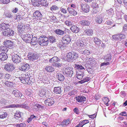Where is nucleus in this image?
<instances>
[{"mask_svg": "<svg viewBox=\"0 0 127 127\" xmlns=\"http://www.w3.org/2000/svg\"><path fill=\"white\" fill-rule=\"evenodd\" d=\"M71 40L70 36L68 35H66L63 37L62 41L67 44L69 43Z\"/></svg>", "mask_w": 127, "mask_h": 127, "instance_id": "nucleus-14", "label": "nucleus"}, {"mask_svg": "<svg viewBox=\"0 0 127 127\" xmlns=\"http://www.w3.org/2000/svg\"><path fill=\"white\" fill-rule=\"evenodd\" d=\"M12 94L16 97L21 98L22 96L21 93L16 89L13 90Z\"/></svg>", "mask_w": 127, "mask_h": 127, "instance_id": "nucleus-18", "label": "nucleus"}, {"mask_svg": "<svg viewBox=\"0 0 127 127\" xmlns=\"http://www.w3.org/2000/svg\"><path fill=\"white\" fill-rule=\"evenodd\" d=\"M75 98L77 101L79 102H83L84 103V101L86 100V99L84 96H79L76 97Z\"/></svg>", "mask_w": 127, "mask_h": 127, "instance_id": "nucleus-19", "label": "nucleus"}, {"mask_svg": "<svg viewBox=\"0 0 127 127\" xmlns=\"http://www.w3.org/2000/svg\"><path fill=\"white\" fill-rule=\"evenodd\" d=\"M92 39L95 43L97 45H99L101 44V41L98 38L96 37H94Z\"/></svg>", "mask_w": 127, "mask_h": 127, "instance_id": "nucleus-37", "label": "nucleus"}, {"mask_svg": "<svg viewBox=\"0 0 127 127\" xmlns=\"http://www.w3.org/2000/svg\"><path fill=\"white\" fill-rule=\"evenodd\" d=\"M46 91L45 89H41L39 91V94L40 96L42 97L44 96L45 94Z\"/></svg>", "mask_w": 127, "mask_h": 127, "instance_id": "nucleus-38", "label": "nucleus"}, {"mask_svg": "<svg viewBox=\"0 0 127 127\" xmlns=\"http://www.w3.org/2000/svg\"><path fill=\"white\" fill-rule=\"evenodd\" d=\"M95 5V6H93V10L92 11V13L94 14L96 13L97 12V10L96 8L97 7V4L96 3H93V5Z\"/></svg>", "mask_w": 127, "mask_h": 127, "instance_id": "nucleus-40", "label": "nucleus"}, {"mask_svg": "<svg viewBox=\"0 0 127 127\" xmlns=\"http://www.w3.org/2000/svg\"><path fill=\"white\" fill-rule=\"evenodd\" d=\"M4 69L7 71L10 72L13 71L15 69V68L13 64L8 63L5 65Z\"/></svg>", "mask_w": 127, "mask_h": 127, "instance_id": "nucleus-10", "label": "nucleus"}, {"mask_svg": "<svg viewBox=\"0 0 127 127\" xmlns=\"http://www.w3.org/2000/svg\"><path fill=\"white\" fill-rule=\"evenodd\" d=\"M44 67L45 69L48 72H52L54 70V68L51 65H47Z\"/></svg>", "mask_w": 127, "mask_h": 127, "instance_id": "nucleus-29", "label": "nucleus"}, {"mask_svg": "<svg viewBox=\"0 0 127 127\" xmlns=\"http://www.w3.org/2000/svg\"><path fill=\"white\" fill-rule=\"evenodd\" d=\"M4 14L5 17L8 18H12L13 17V15L11 14V13L8 12H5Z\"/></svg>", "mask_w": 127, "mask_h": 127, "instance_id": "nucleus-45", "label": "nucleus"}, {"mask_svg": "<svg viewBox=\"0 0 127 127\" xmlns=\"http://www.w3.org/2000/svg\"><path fill=\"white\" fill-rule=\"evenodd\" d=\"M108 14L111 15H113L114 14V12L113 9L111 8L107 11Z\"/></svg>", "mask_w": 127, "mask_h": 127, "instance_id": "nucleus-64", "label": "nucleus"}, {"mask_svg": "<svg viewBox=\"0 0 127 127\" xmlns=\"http://www.w3.org/2000/svg\"><path fill=\"white\" fill-rule=\"evenodd\" d=\"M10 28V26L9 24L5 23L0 24V31H2V35L6 37L14 36L15 32L12 29Z\"/></svg>", "mask_w": 127, "mask_h": 127, "instance_id": "nucleus-1", "label": "nucleus"}, {"mask_svg": "<svg viewBox=\"0 0 127 127\" xmlns=\"http://www.w3.org/2000/svg\"><path fill=\"white\" fill-rule=\"evenodd\" d=\"M70 123V119L65 120L62 122L61 124L59 126H63V127H65L69 124Z\"/></svg>", "mask_w": 127, "mask_h": 127, "instance_id": "nucleus-28", "label": "nucleus"}, {"mask_svg": "<svg viewBox=\"0 0 127 127\" xmlns=\"http://www.w3.org/2000/svg\"><path fill=\"white\" fill-rule=\"evenodd\" d=\"M56 77L58 78V80L61 82L64 81L65 79L64 75L59 73H57L56 75Z\"/></svg>", "mask_w": 127, "mask_h": 127, "instance_id": "nucleus-22", "label": "nucleus"}, {"mask_svg": "<svg viewBox=\"0 0 127 127\" xmlns=\"http://www.w3.org/2000/svg\"><path fill=\"white\" fill-rule=\"evenodd\" d=\"M65 24L67 26L70 27L72 25V23L70 21L66 20L65 22Z\"/></svg>", "mask_w": 127, "mask_h": 127, "instance_id": "nucleus-53", "label": "nucleus"}, {"mask_svg": "<svg viewBox=\"0 0 127 127\" xmlns=\"http://www.w3.org/2000/svg\"><path fill=\"white\" fill-rule=\"evenodd\" d=\"M37 40L36 38L35 37H33L32 38V39H31V44L32 45H34L36 44L37 42Z\"/></svg>", "mask_w": 127, "mask_h": 127, "instance_id": "nucleus-39", "label": "nucleus"}, {"mask_svg": "<svg viewBox=\"0 0 127 127\" xmlns=\"http://www.w3.org/2000/svg\"><path fill=\"white\" fill-rule=\"evenodd\" d=\"M84 34L87 35H92L93 34V30L91 29H87L84 30Z\"/></svg>", "mask_w": 127, "mask_h": 127, "instance_id": "nucleus-25", "label": "nucleus"}, {"mask_svg": "<svg viewBox=\"0 0 127 127\" xmlns=\"http://www.w3.org/2000/svg\"><path fill=\"white\" fill-rule=\"evenodd\" d=\"M28 57L30 60L32 61L36 60L38 57L36 52L33 51L29 52L28 55Z\"/></svg>", "mask_w": 127, "mask_h": 127, "instance_id": "nucleus-5", "label": "nucleus"}, {"mask_svg": "<svg viewBox=\"0 0 127 127\" xmlns=\"http://www.w3.org/2000/svg\"><path fill=\"white\" fill-rule=\"evenodd\" d=\"M87 58V60L88 59H89V60L90 62V63L92 65L93 64H95L96 62L94 59L88 58Z\"/></svg>", "mask_w": 127, "mask_h": 127, "instance_id": "nucleus-54", "label": "nucleus"}, {"mask_svg": "<svg viewBox=\"0 0 127 127\" xmlns=\"http://www.w3.org/2000/svg\"><path fill=\"white\" fill-rule=\"evenodd\" d=\"M24 28L25 30H26V31H28L26 33H29L30 31H31V28L30 27V25L29 24H27L24 25Z\"/></svg>", "mask_w": 127, "mask_h": 127, "instance_id": "nucleus-44", "label": "nucleus"}, {"mask_svg": "<svg viewBox=\"0 0 127 127\" xmlns=\"http://www.w3.org/2000/svg\"><path fill=\"white\" fill-rule=\"evenodd\" d=\"M7 48L5 46L2 45H1L0 47V49L1 51H3L5 53L6 52L8 51V50Z\"/></svg>", "mask_w": 127, "mask_h": 127, "instance_id": "nucleus-50", "label": "nucleus"}, {"mask_svg": "<svg viewBox=\"0 0 127 127\" xmlns=\"http://www.w3.org/2000/svg\"><path fill=\"white\" fill-rule=\"evenodd\" d=\"M17 30H19L25 28L24 26H23L22 23L19 24L17 26Z\"/></svg>", "mask_w": 127, "mask_h": 127, "instance_id": "nucleus-58", "label": "nucleus"}, {"mask_svg": "<svg viewBox=\"0 0 127 127\" xmlns=\"http://www.w3.org/2000/svg\"><path fill=\"white\" fill-rule=\"evenodd\" d=\"M56 41V39L54 36H49L47 37L45 35H42L39 38L37 42L41 46H44L48 45L49 42L53 43Z\"/></svg>", "mask_w": 127, "mask_h": 127, "instance_id": "nucleus-2", "label": "nucleus"}, {"mask_svg": "<svg viewBox=\"0 0 127 127\" xmlns=\"http://www.w3.org/2000/svg\"><path fill=\"white\" fill-rule=\"evenodd\" d=\"M74 67L75 69L78 70L79 71H84L85 70V65H82L81 64H75Z\"/></svg>", "mask_w": 127, "mask_h": 127, "instance_id": "nucleus-16", "label": "nucleus"}, {"mask_svg": "<svg viewBox=\"0 0 127 127\" xmlns=\"http://www.w3.org/2000/svg\"><path fill=\"white\" fill-rule=\"evenodd\" d=\"M30 65L28 64L25 63L22 64L21 66L19 67V69L20 70L24 71H26L30 69Z\"/></svg>", "mask_w": 127, "mask_h": 127, "instance_id": "nucleus-11", "label": "nucleus"}, {"mask_svg": "<svg viewBox=\"0 0 127 127\" xmlns=\"http://www.w3.org/2000/svg\"><path fill=\"white\" fill-rule=\"evenodd\" d=\"M86 43L84 42V40L82 38H79L77 40L76 44L77 46L80 47L81 48L82 47H84Z\"/></svg>", "mask_w": 127, "mask_h": 127, "instance_id": "nucleus-13", "label": "nucleus"}, {"mask_svg": "<svg viewBox=\"0 0 127 127\" xmlns=\"http://www.w3.org/2000/svg\"><path fill=\"white\" fill-rule=\"evenodd\" d=\"M105 19L100 16H97L95 19L96 23L99 24L103 23L105 21Z\"/></svg>", "mask_w": 127, "mask_h": 127, "instance_id": "nucleus-31", "label": "nucleus"}, {"mask_svg": "<svg viewBox=\"0 0 127 127\" xmlns=\"http://www.w3.org/2000/svg\"><path fill=\"white\" fill-rule=\"evenodd\" d=\"M33 37V35L31 34H23L22 36L23 40L26 43H29L31 42L32 38Z\"/></svg>", "mask_w": 127, "mask_h": 127, "instance_id": "nucleus-7", "label": "nucleus"}, {"mask_svg": "<svg viewBox=\"0 0 127 127\" xmlns=\"http://www.w3.org/2000/svg\"><path fill=\"white\" fill-rule=\"evenodd\" d=\"M60 61L61 60L58 57L55 56L50 59L49 62L51 63L54 64L56 63L60 62Z\"/></svg>", "mask_w": 127, "mask_h": 127, "instance_id": "nucleus-24", "label": "nucleus"}, {"mask_svg": "<svg viewBox=\"0 0 127 127\" xmlns=\"http://www.w3.org/2000/svg\"><path fill=\"white\" fill-rule=\"evenodd\" d=\"M18 33L20 35H21L22 36L24 34H23L25 33H26L28 31H27L26 30H25V28L23 29H20L19 30H18Z\"/></svg>", "mask_w": 127, "mask_h": 127, "instance_id": "nucleus-41", "label": "nucleus"}, {"mask_svg": "<svg viewBox=\"0 0 127 127\" xmlns=\"http://www.w3.org/2000/svg\"><path fill=\"white\" fill-rule=\"evenodd\" d=\"M38 1H35L32 3V5L35 6H39L41 5L40 1L38 0Z\"/></svg>", "mask_w": 127, "mask_h": 127, "instance_id": "nucleus-48", "label": "nucleus"}, {"mask_svg": "<svg viewBox=\"0 0 127 127\" xmlns=\"http://www.w3.org/2000/svg\"><path fill=\"white\" fill-rule=\"evenodd\" d=\"M5 85L8 87H11L13 85L12 83L8 81H6L4 83Z\"/></svg>", "mask_w": 127, "mask_h": 127, "instance_id": "nucleus-51", "label": "nucleus"}, {"mask_svg": "<svg viewBox=\"0 0 127 127\" xmlns=\"http://www.w3.org/2000/svg\"><path fill=\"white\" fill-rule=\"evenodd\" d=\"M7 100L3 98L1 99L0 101V105L3 106L7 104Z\"/></svg>", "mask_w": 127, "mask_h": 127, "instance_id": "nucleus-42", "label": "nucleus"}, {"mask_svg": "<svg viewBox=\"0 0 127 127\" xmlns=\"http://www.w3.org/2000/svg\"><path fill=\"white\" fill-rule=\"evenodd\" d=\"M19 78L21 82L24 84L29 85L32 82V81L30 80V77L25 74L21 75Z\"/></svg>", "mask_w": 127, "mask_h": 127, "instance_id": "nucleus-3", "label": "nucleus"}, {"mask_svg": "<svg viewBox=\"0 0 127 127\" xmlns=\"http://www.w3.org/2000/svg\"><path fill=\"white\" fill-rule=\"evenodd\" d=\"M7 58V55L5 53H1L0 54V60L1 61L5 60Z\"/></svg>", "mask_w": 127, "mask_h": 127, "instance_id": "nucleus-27", "label": "nucleus"}, {"mask_svg": "<svg viewBox=\"0 0 127 127\" xmlns=\"http://www.w3.org/2000/svg\"><path fill=\"white\" fill-rule=\"evenodd\" d=\"M62 91L63 90L60 87H56L54 88L53 91L55 94H61Z\"/></svg>", "mask_w": 127, "mask_h": 127, "instance_id": "nucleus-23", "label": "nucleus"}, {"mask_svg": "<svg viewBox=\"0 0 127 127\" xmlns=\"http://www.w3.org/2000/svg\"><path fill=\"white\" fill-rule=\"evenodd\" d=\"M21 108L27 109L28 108V107L25 103H24L23 104H21Z\"/></svg>", "mask_w": 127, "mask_h": 127, "instance_id": "nucleus-60", "label": "nucleus"}, {"mask_svg": "<svg viewBox=\"0 0 127 127\" xmlns=\"http://www.w3.org/2000/svg\"><path fill=\"white\" fill-rule=\"evenodd\" d=\"M7 114L6 112H2L0 114V119H3L6 117Z\"/></svg>", "mask_w": 127, "mask_h": 127, "instance_id": "nucleus-47", "label": "nucleus"}, {"mask_svg": "<svg viewBox=\"0 0 127 127\" xmlns=\"http://www.w3.org/2000/svg\"><path fill=\"white\" fill-rule=\"evenodd\" d=\"M86 69L90 73L92 74L93 72L94 69L92 68V66L89 64H85V70Z\"/></svg>", "mask_w": 127, "mask_h": 127, "instance_id": "nucleus-20", "label": "nucleus"}, {"mask_svg": "<svg viewBox=\"0 0 127 127\" xmlns=\"http://www.w3.org/2000/svg\"><path fill=\"white\" fill-rule=\"evenodd\" d=\"M64 74L67 77H71L73 74L72 68L70 67L66 68L65 69V72H63Z\"/></svg>", "mask_w": 127, "mask_h": 127, "instance_id": "nucleus-8", "label": "nucleus"}, {"mask_svg": "<svg viewBox=\"0 0 127 127\" xmlns=\"http://www.w3.org/2000/svg\"><path fill=\"white\" fill-rule=\"evenodd\" d=\"M112 57L111 54H106L103 57V59L106 61H109Z\"/></svg>", "mask_w": 127, "mask_h": 127, "instance_id": "nucleus-30", "label": "nucleus"}, {"mask_svg": "<svg viewBox=\"0 0 127 127\" xmlns=\"http://www.w3.org/2000/svg\"><path fill=\"white\" fill-rule=\"evenodd\" d=\"M55 102L54 99L52 97L48 98L44 101V103L46 106L52 105Z\"/></svg>", "mask_w": 127, "mask_h": 127, "instance_id": "nucleus-12", "label": "nucleus"}, {"mask_svg": "<svg viewBox=\"0 0 127 127\" xmlns=\"http://www.w3.org/2000/svg\"><path fill=\"white\" fill-rule=\"evenodd\" d=\"M113 23V21L112 20H107L105 22V23L108 25H111Z\"/></svg>", "mask_w": 127, "mask_h": 127, "instance_id": "nucleus-63", "label": "nucleus"}, {"mask_svg": "<svg viewBox=\"0 0 127 127\" xmlns=\"http://www.w3.org/2000/svg\"><path fill=\"white\" fill-rule=\"evenodd\" d=\"M76 9H73L68 7V11L69 13L73 16L76 15L77 14V12L76 11Z\"/></svg>", "mask_w": 127, "mask_h": 127, "instance_id": "nucleus-33", "label": "nucleus"}, {"mask_svg": "<svg viewBox=\"0 0 127 127\" xmlns=\"http://www.w3.org/2000/svg\"><path fill=\"white\" fill-rule=\"evenodd\" d=\"M112 38L114 40L119 41L118 34L113 35L112 36Z\"/></svg>", "mask_w": 127, "mask_h": 127, "instance_id": "nucleus-55", "label": "nucleus"}, {"mask_svg": "<svg viewBox=\"0 0 127 127\" xmlns=\"http://www.w3.org/2000/svg\"><path fill=\"white\" fill-rule=\"evenodd\" d=\"M12 59L13 62L15 63H18L21 62L20 57L17 54L13 56Z\"/></svg>", "mask_w": 127, "mask_h": 127, "instance_id": "nucleus-17", "label": "nucleus"}, {"mask_svg": "<svg viewBox=\"0 0 127 127\" xmlns=\"http://www.w3.org/2000/svg\"><path fill=\"white\" fill-rule=\"evenodd\" d=\"M10 0H0V3L7 4L9 3Z\"/></svg>", "mask_w": 127, "mask_h": 127, "instance_id": "nucleus-56", "label": "nucleus"}, {"mask_svg": "<svg viewBox=\"0 0 127 127\" xmlns=\"http://www.w3.org/2000/svg\"><path fill=\"white\" fill-rule=\"evenodd\" d=\"M33 16L32 17L33 20H40L42 18V15L40 12L38 11H36L33 14Z\"/></svg>", "mask_w": 127, "mask_h": 127, "instance_id": "nucleus-6", "label": "nucleus"}, {"mask_svg": "<svg viewBox=\"0 0 127 127\" xmlns=\"http://www.w3.org/2000/svg\"><path fill=\"white\" fill-rule=\"evenodd\" d=\"M53 65V66L55 67H60L61 66V64L58 62L54 64Z\"/></svg>", "mask_w": 127, "mask_h": 127, "instance_id": "nucleus-57", "label": "nucleus"}, {"mask_svg": "<svg viewBox=\"0 0 127 127\" xmlns=\"http://www.w3.org/2000/svg\"><path fill=\"white\" fill-rule=\"evenodd\" d=\"M70 8L73 9H76L77 6L75 4H71L69 5V7Z\"/></svg>", "mask_w": 127, "mask_h": 127, "instance_id": "nucleus-52", "label": "nucleus"}, {"mask_svg": "<svg viewBox=\"0 0 127 127\" xmlns=\"http://www.w3.org/2000/svg\"><path fill=\"white\" fill-rule=\"evenodd\" d=\"M84 71H77L76 74L77 78L79 80L82 79L84 76Z\"/></svg>", "mask_w": 127, "mask_h": 127, "instance_id": "nucleus-26", "label": "nucleus"}, {"mask_svg": "<svg viewBox=\"0 0 127 127\" xmlns=\"http://www.w3.org/2000/svg\"><path fill=\"white\" fill-rule=\"evenodd\" d=\"M120 94L121 96L123 98L125 97L127 95L126 93H125V91L121 92Z\"/></svg>", "mask_w": 127, "mask_h": 127, "instance_id": "nucleus-61", "label": "nucleus"}, {"mask_svg": "<svg viewBox=\"0 0 127 127\" xmlns=\"http://www.w3.org/2000/svg\"><path fill=\"white\" fill-rule=\"evenodd\" d=\"M66 46V44L62 41L60 42L57 44L58 47L60 48L61 50L64 49Z\"/></svg>", "mask_w": 127, "mask_h": 127, "instance_id": "nucleus-32", "label": "nucleus"}, {"mask_svg": "<svg viewBox=\"0 0 127 127\" xmlns=\"http://www.w3.org/2000/svg\"><path fill=\"white\" fill-rule=\"evenodd\" d=\"M59 8L56 5H53L50 8V10L52 11H56L59 9Z\"/></svg>", "mask_w": 127, "mask_h": 127, "instance_id": "nucleus-49", "label": "nucleus"}, {"mask_svg": "<svg viewBox=\"0 0 127 127\" xmlns=\"http://www.w3.org/2000/svg\"><path fill=\"white\" fill-rule=\"evenodd\" d=\"M78 54L76 52H72L68 53L66 56L68 59L72 60H76L78 57Z\"/></svg>", "mask_w": 127, "mask_h": 127, "instance_id": "nucleus-4", "label": "nucleus"}, {"mask_svg": "<svg viewBox=\"0 0 127 127\" xmlns=\"http://www.w3.org/2000/svg\"><path fill=\"white\" fill-rule=\"evenodd\" d=\"M3 44L6 47L9 49H12L14 47V44L13 42L10 40L4 41Z\"/></svg>", "mask_w": 127, "mask_h": 127, "instance_id": "nucleus-9", "label": "nucleus"}, {"mask_svg": "<svg viewBox=\"0 0 127 127\" xmlns=\"http://www.w3.org/2000/svg\"><path fill=\"white\" fill-rule=\"evenodd\" d=\"M118 38L119 39V41H121L122 39H124L126 38V36L124 34L120 33L118 34Z\"/></svg>", "mask_w": 127, "mask_h": 127, "instance_id": "nucleus-46", "label": "nucleus"}, {"mask_svg": "<svg viewBox=\"0 0 127 127\" xmlns=\"http://www.w3.org/2000/svg\"><path fill=\"white\" fill-rule=\"evenodd\" d=\"M82 10L84 12L87 13L90 10V7L86 3H82L81 4Z\"/></svg>", "mask_w": 127, "mask_h": 127, "instance_id": "nucleus-15", "label": "nucleus"}, {"mask_svg": "<svg viewBox=\"0 0 127 127\" xmlns=\"http://www.w3.org/2000/svg\"><path fill=\"white\" fill-rule=\"evenodd\" d=\"M77 92L76 90H73L68 93V95L71 96L73 95H75L76 94Z\"/></svg>", "mask_w": 127, "mask_h": 127, "instance_id": "nucleus-59", "label": "nucleus"}, {"mask_svg": "<svg viewBox=\"0 0 127 127\" xmlns=\"http://www.w3.org/2000/svg\"><path fill=\"white\" fill-rule=\"evenodd\" d=\"M70 29L72 32L75 33L78 32L80 30L79 28L75 25H73L71 26Z\"/></svg>", "mask_w": 127, "mask_h": 127, "instance_id": "nucleus-21", "label": "nucleus"}, {"mask_svg": "<svg viewBox=\"0 0 127 127\" xmlns=\"http://www.w3.org/2000/svg\"><path fill=\"white\" fill-rule=\"evenodd\" d=\"M80 52L86 56L89 55L90 54L89 51L86 50L84 51H80Z\"/></svg>", "mask_w": 127, "mask_h": 127, "instance_id": "nucleus-43", "label": "nucleus"}, {"mask_svg": "<svg viewBox=\"0 0 127 127\" xmlns=\"http://www.w3.org/2000/svg\"><path fill=\"white\" fill-rule=\"evenodd\" d=\"M22 113H19V114H16L14 116V117L15 119H19V118H20L21 116V114Z\"/></svg>", "mask_w": 127, "mask_h": 127, "instance_id": "nucleus-62", "label": "nucleus"}, {"mask_svg": "<svg viewBox=\"0 0 127 127\" xmlns=\"http://www.w3.org/2000/svg\"><path fill=\"white\" fill-rule=\"evenodd\" d=\"M80 23L83 26H88L90 24V22L88 20L87 18L84 20H81Z\"/></svg>", "mask_w": 127, "mask_h": 127, "instance_id": "nucleus-34", "label": "nucleus"}, {"mask_svg": "<svg viewBox=\"0 0 127 127\" xmlns=\"http://www.w3.org/2000/svg\"><path fill=\"white\" fill-rule=\"evenodd\" d=\"M55 33L58 35H63L64 33V31H63L60 29H57L54 31Z\"/></svg>", "mask_w": 127, "mask_h": 127, "instance_id": "nucleus-36", "label": "nucleus"}, {"mask_svg": "<svg viewBox=\"0 0 127 127\" xmlns=\"http://www.w3.org/2000/svg\"><path fill=\"white\" fill-rule=\"evenodd\" d=\"M68 8L66 6H63L60 8V11L64 14L67 13Z\"/></svg>", "mask_w": 127, "mask_h": 127, "instance_id": "nucleus-35", "label": "nucleus"}]
</instances>
